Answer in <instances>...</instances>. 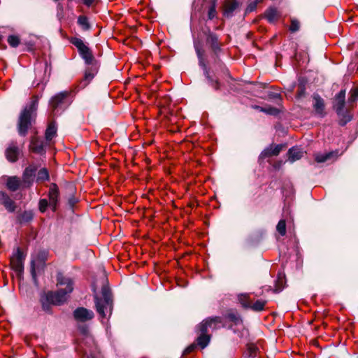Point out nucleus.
<instances>
[{
	"label": "nucleus",
	"instance_id": "35",
	"mask_svg": "<svg viewBox=\"0 0 358 358\" xmlns=\"http://www.w3.org/2000/svg\"><path fill=\"white\" fill-rule=\"evenodd\" d=\"M261 111L264 112L269 115H276L278 113V110L275 108L268 107V108H262V107H257Z\"/></svg>",
	"mask_w": 358,
	"mask_h": 358
},
{
	"label": "nucleus",
	"instance_id": "36",
	"mask_svg": "<svg viewBox=\"0 0 358 358\" xmlns=\"http://www.w3.org/2000/svg\"><path fill=\"white\" fill-rule=\"evenodd\" d=\"M299 27H300L299 22L297 20L292 19L291 20V24H290V27H289V30L292 32H295V31H297L299 29Z\"/></svg>",
	"mask_w": 358,
	"mask_h": 358
},
{
	"label": "nucleus",
	"instance_id": "47",
	"mask_svg": "<svg viewBox=\"0 0 358 358\" xmlns=\"http://www.w3.org/2000/svg\"><path fill=\"white\" fill-rule=\"evenodd\" d=\"M263 0H256L255 1L257 2V4L259 2H262Z\"/></svg>",
	"mask_w": 358,
	"mask_h": 358
},
{
	"label": "nucleus",
	"instance_id": "21",
	"mask_svg": "<svg viewBox=\"0 0 358 358\" xmlns=\"http://www.w3.org/2000/svg\"><path fill=\"white\" fill-rule=\"evenodd\" d=\"M207 43L210 44L212 50L217 52L220 50V43L218 41L217 36L213 33H209L206 39Z\"/></svg>",
	"mask_w": 358,
	"mask_h": 358
},
{
	"label": "nucleus",
	"instance_id": "22",
	"mask_svg": "<svg viewBox=\"0 0 358 358\" xmlns=\"http://www.w3.org/2000/svg\"><path fill=\"white\" fill-rule=\"evenodd\" d=\"M57 125L56 122L54 120H52L49 122L48 127L45 130V139L46 141H51L54 137L57 135Z\"/></svg>",
	"mask_w": 358,
	"mask_h": 358
},
{
	"label": "nucleus",
	"instance_id": "46",
	"mask_svg": "<svg viewBox=\"0 0 358 358\" xmlns=\"http://www.w3.org/2000/svg\"><path fill=\"white\" fill-rule=\"evenodd\" d=\"M350 117L347 118L346 120H345V121H344V122H343V124H345L347 122H348V121H350Z\"/></svg>",
	"mask_w": 358,
	"mask_h": 358
},
{
	"label": "nucleus",
	"instance_id": "42",
	"mask_svg": "<svg viewBox=\"0 0 358 358\" xmlns=\"http://www.w3.org/2000/svg\"><path fill=\"white\" fill-rule=\"evenodd\" d=\"M194 348H195V346L194 345H192L187 347L185 352V353H190L194 350Z\"/></svg>",
	"mask_w": 358,
	"mask_h": 358
},
{
	"label": "nucleus",
	"instance_id": "10",
	"mask_svg": "<svg viewBox=\"0 0 358 358\" xmlns=\"http://www.w3.org/2000/svg\"><path fill=\"white\" fill-rule=\"evenodd\" d=\"M73 315L76 321L82 323L90 321L94 317V314L92 310L83 307L77 308L73 311Z\"/></svg>",
	"mask_w": 358,
	"mask_h": 358
},
{
	"label": "nucleus",
	"instance_id": "38",
	"mask_svg": "<svg viewBox=\"0 0 358 358\" xmlns=\"http://www.w3.org/2000/svg\"><path fill=\"white\" fill-rule=\"evenodd\" d=\"M216 9L215 5H212L208 10V19L212 20L216 16Z\"/></svg>",
	"mask_w": 358,
	"mask_h": 358
},
{
	"label": "nucleus",
	"instance_id": "40",
	"mask_svg": "<svg viewBox=\"0 0 358 358\" xmlns=\"http://www.w3.org/2000/svg\"><path fill=\"white\" fill-rule=\"evenodd\" d=\"M358 99V90L353 91L349 98V101L354 102Z\"/></svg>",
	"mask_w": 358,
	"mask_h": 358
},
{
	"label": "nucleus",
	"instance_id": "26",
	"mask_svg": "<svg viewBox=\"0 0 358 358\" xmlns=\"http://www.w3.org/2000/svg\"><path fill=\"white\" fill-rule=\"evenodd\" d=\"M265 17L269 22H274L280 17V13L276 8H269L265 13Z\"/></svg>",
	"mask_w": 358,
	"mask_h": 358
},
{
	"label": "nucleus",
	"instance_id": "29",
	"mask_svg": "<svg viewBox=\"0 0 358 358\" xmlns=\"http://www.w3.org/2000/svg\"><path fill=\"white\" fill-rule=\"evenodd\" d=\"M49 173L47 169L43 168L38 171L36 177L37 182H41L43 181L49 180Z\"/></svg>",
	"mask_w": 358,
	"mask_h": 358
},
{
	"label": "nucleus",
	"instance_id": "5",
	"mask_svg": "<svg viewBox=\"0 0 358 358\" xmlns=\"http://www.w3.org/2000/svg\"><path fill=\"white\" fill-rule=\"evenodd\" d=\"M225 327V322L221 317H210L203 320L198 326L199 332L208 333V329L216 330Z\"/></svg>",
	"mask_w": 358,
	"mask_h": 358
},
{
	"label": "nucleus",
	"instance_id": "23",
	"mask_svg": "<svg viewBox=\"0 0 358 358\" xmlns=\"http://www.w3.org/2000/svg\"><path fill=\"white\" fill-rule=\"evenodd\" d=\"M22 182L17 176L8 177L6 181V187L10 191L15 192L20 187Z\"/></svg>",
	"mask_w": 358,
	"mask_h": 358
},
{
	"label": "nucleus",
	"instance_id": "11",
	"mask_svg": "<svg viewBox=\"0 0 358 358\" xmlns=\"http://www.w3.org/2000/svg\"><path fill=\"white\" fill-rule=\"evenodd\" d=\"M37 167L34 165L27 166L22 174V184L24 187H29L32 185Z\"/></svg>",
	"mask_w": 358,
	"mask_h": 358
},
{
	"label": "nucleus",
	"instance_id": "15",
	"mask_svg": "<svg viewBox=\"0 0 358 358\" xmlns=\"http://www.w3.org/2000/svg\"><path fill=\"white\" fill-rule=\"evenodd\" d=\"M48 198L50 206L52 208V211H55L59 199V189L56 184L52 183L49 189Z\"/></svg>",
	"mask_w": 358,
	"mask_h": 358
},
{
	"label": "nucleus",
	"instance_id": "45",
	"mask_svg": "<svg viewBox=\"0 0 358 358\" xmlns=\"http://www.w3.org/2000/svg\"><path fill=\"white\" fill-rule=\"evenodd\" d=\"M214 87L216 90L219 88V84L217 81L215 83Z\"/></svg>",
	"mask_w": 358,
	"mask_h": 358
},
{
	"label": "nucleus",
	"instance_id": "34",
	"mask_svg": "<svg viewBox=\"0 0 358 358\" xmlns=\"http://www.w3.org/2000/svg\"><path fill=\"white\" fill-rule=\"evenodd\" d=\"M48 206H50V202H48L47 199H40L39 203H38V208H39V210L41 213L45 212Z\"/></svg>",
	"mask_w": 358,
	"mask_h": 358
},
{
	"label": "nucleus",
	"instance_id": "30",
	"mask_svg": "<svg viewBox=\"0 0 358 358\" xmlns=\"http://www.w3.org/2000/svg\"><path fill=\"white\" fill-rule=\"evenodd\" d=\"M223 320H227L229 321L233 322L235 324H238L242 322L238 314L234 312L227 313Z\"/></svg>",
	"mask_w": 358,
	"mask_h": 358
},
{
	"label": "nucleus",
	"instance_id": "3",
	"mask_svg": "<svg viewBox=\"0 0 358 358\" xmlns=\"http://www.w3.org/2000/svg\"><path fill=\"white\" fill-rule=\"evenodd\" d=\"M70 92L64 91L52 97L49 104L52 117L60 114L70 105Z\"/></svg>",
	"mask_w": 358,
	"mask_h": 358
},
{
	"label": "nucleus",
	"instance_id": "39",
	"mask_svg": "<svg viewBox=\"0 0 358 358\" xmlns=\"http://www.w3.org/2000/svg\"><path fill=\"white\" fill-rule=\"evenodd\" d=\"M257 2L256 1H253V2H251L247 7L246 8V12L248 13H250V12H252L254 11L256 8H257Z\"/></svg>",
	"mask_w": 358,
	"mask_h": 358
},
{
	"label": "nucleus",
	"instance_id": "32",
	"mask_svg": "<svg viewBox=\"0 0 358 358\" xmlns=\"http://www.w3.org/2000/svg\"><path fill=\"white\" fill-rule=\"evenodd\" d=\"M7 41L11 47L16 48L19 45L20 39L18 36L10 35L8 37Z\"/></svg>",
	"mask_w": 358,
	"mask_h": 358
},
{
	"label": "nucleus",
	"instance_id": "7",
	"mask_svg": "<svg viewBox=\"0 0 358 358\" xmlns=\"http://www.w3.org/2000/svg\"><path fill=\"white\" fill-rule=\"evenodd\" d=\"M71 43L76 47L80 57L85 60L87 64H92L94 61V56L92 51L83 41L79 38H72Z\"/></svg>",
	"mask_w": 358,
	"mask_h": 358
},
{
	"label": "nucleus",
	"instance_id": "4",
	"mask_svg": "<svg viewBox=\"0 0 358 358\" xmlns=\"http://www.w3.org/2000/svg\"><path fill=\"white\" fill-rule=\"evenodd\" d=\"M102 296L103 298L95 296L94 299L96 311L104 318L108 313L111 315L113 303L108 290L105 287L102 289Z\"/></svg>",
	"mask_w": 358,
	"mask_h": 358
},
{
	"label": "nucleus",
	"instance_id": "2",
	"mask_svg": "<svg viewBox=\"0 0 358 358\" xmlns=\"http://www.w3.org/2000/svg\"><path fill=\"white\" fill-rule=\"evenodd\" d=\"M38 98L34 97L29 105H27L20 113L18 122L17 131L20 136H25L31 125L34 116L38 106Z\"/></svg>",
	"mask_w": 358,
	"mask_h": 358
},
{
	"label": "nucleus",
	"instance_id": "31",
	"mask_svg": "<svg viewBox=\"0 0 358 358\" xmlns=\"http://www.w3.org/2000/svg\"><path fill=\"white\" fill-rule=\"evenodd\" d=\"M78 24L82 27V29L85 31L90 29V25L88 22V19L86 16L80 15L78 19Z\"/></svg>",
	"mask_w": 358,
	"mask_h": 358
},
{
	"label": "nucleus",
	"instance_id": "33",
	"mask_svg": "<svg viewBox=\"0 0 358 358\" xmlns=\"http://www.w3.org/2000/svg\"><path fill=\"white\" fill-rule=\"evenodd\" d=\"M276 229L281 236L286 234V223L285 220H280L276 227Z\"/></svg>",
	"mask_w": 358,
	"mask_h": 358
},
{
	"label": "nucleus",
	"instance_id": "12",
	"mask_svg": "<svg viewBox=\"0 0 358 358\" xmlns=\"http://www.w3.org/2000/svg\"><path fill=\"white\" fill-rule=\"evenodd\" d=\"M23 253L21 250L17 248L16 252L10 258V266L11 268L19 274L23 271Z\"/></svg>",
	"mask_w": 358,
	"mask_h": 358
},
{
	"label": "nucleus",
	"instance_id": "43",
	"mask_svg": "<svg viewBox=\"0 0 358 358\" xmlns=\"http://www.w3.org/2000/svg\"><path fill=\"white\" fill-rule=\"evenodd\" d=\"M249 350L251 351V354H252L256 350V348L255 346H250Z\"/></svg>",
	"mask_w": 358,
	"mask_h": 358
},
{
	"label": "nucleus",
	"instance_id": "44",
	"mask_svg": "<svg viewBox=\"0 0 358 358\" xmlns=\"http://www.w3.org/2000/svg\"><path fill=\"white\" fill-rule=\"evenodd\" d=\"M81 331H82V332H83V334H87V327H83V328H82Z\"/></svg>",
	"mask_w": 358,
	"mask_h": 358
},
{
	"label": "nucleus",
	"instance_id": "14",
	"mask_svg": "<svg viewBox=\"0 0 358 358\" xmlns=\"http://www.w3.org/2000/svg\"><path fill=\"white\" fill-rule=\"evenodd\" d=\"M285 148V145L282 144L275 145L271 144L268 147L266 148L260 154L259 157L261 159H265L273 156H278L280 151Z\"/></svg>",
	"mask_w": 358,
	"mask_h": 358
},
{
	"label": "nucleus",
	"instance_id": "8",
	"mask_svg": "<svg viewBox=\"0 0 358 358\" xmlns=\"http://www.w3.org/2000/svg\"><path fill=\"white\" fill-rule=\"evenodd\" d=\"M48 252L41 250L32 255L31 262V273L33 278H36V271L40 267H43L48 260Z\"/></svg>",
	"mask_w": 358,
	"mask_h": 358
},
{
	"label": "nucleus",
	"instance_id": "41",
	"mask_svg": "<svg viewBox=\"0 0 358 358\" xmlns=\"http://www.w3.org/2000/svg\"><path fill=\"white\" fill-rule=\"evenodd\" d=\"M83 3L87 7L94 6L98 1V0H81Z\"/></svg>",
	"mask_w": 358,
	"mask_h": 358
},
{
	"label": "nucleus",
	"instance_id": "16",
	"mask_svg": "<svg viewBox=\"0 0 358 358\" xmlns=\"http://www.w3.org/2000/svg\"><path fill=\"white\" fill-rule=\"evenodd\" d=\"M0 204L10 213L15 210L17 206L15 201L4 192H0Z\"/></svg>",
	"mask_w": 358,
	"mask_h": 358
},
{
	"label": "nucleus",
	"instance_id": "20",
	"mask_svg": "<svg viewBox=\"0 0 358 358\" xmlns=\"http://www.w3.org/2000/svg\"><path fill=\"white\" fill-rule=\"evenodd\" d=\"M313 108L316 113L320 116L324 115V100L317 94L313 96Z\"/></svg>",
	"mask_w": 358,
	"mask_h": 358
},
{
	"label": "nucleus",
	"instance_id": "18",
	"mask_svg": "<svg viewBox=\"0 0 358 358\" xmlns=\"http://www.w3.org/2000/svg\"><path fill=\"white\" fill-rule=\"evenodd\" d=\"M29 149L31 152L41 155L45 152L43 142L36 137L31 138Z\"/></svg>",
	"mask_w": 358,
	"mask_h": 358
},
{
	"label": "nucleus",
	"instance_id": "25",
	"mask_svg": "<svg viewBox=\"0 0 358 358\" xmlns=\"http://www.w3.org/2000/svg\"><path fill=\"white\" fill-rule=\"evenodd\" d=\"M237 6L238 3L235 0L227 1L224 6V15L226 17L231 16Z\"/></svg>",
	"mask_w": 358,
	"mask_h": 358
},
{
	"label": "nucleus",
	"instance_id": "17",
	"mask_svg": "<svg viewBox=\"0 0 358 358\" xmlns=\"http://www.w3.org/2000/svg\"><path fill=\"white\" fill-rule=\"evenodd\" d=\"M338 155V151L336 150L327 153H315L314 157L317 163H323L329 159H336Z\"/></svg>",
	"mask_w": 358,
	"mask_h": 358
},
{
	"label": "nucleus",
	"instance_id": "37",
	"mask_svg": "<svg viewBox=\"0 0 358 358\" xmlns=\"http://www.w3.org/2000/svg\"><path fill=\"white\" fill-rule=\"evenodd\" d=\"M195 48H196V52L197 56L199 59V64L201 65L205 66V64L203 63V51L201 48H199L198 46H195Z\"/></svg>",
	"mask_w": 358,
	"mask_h": 358
},
{
	"label": "nucleus",
	"instance_id": "6",
	"mask_svg": "<svg viewBox=\"0 0 358 358\" xmlns=\"http://www.w3.org/2000/svg\"><path fill=\"white\" fill-rule=\"evenodd\" d=\"M238 300L244 308H250L257 312L262 311L267 303L266 301L262 299L257 300L253 303L250 294H240L238 296Z\"/></svg>",
	"mask_w": 358,
	"mask_h": 358
},
{
	"label": "nucleus",
	"instance_id": "19",
	"mask_svg": "<svg viewBox=\"0 0 358 358\" xmlns=\"http://www.w3.org/2000/svg\"><path fill=\"white\" fill-rule=\"evenodd\" d=\"M96 73V69L93 67H88L85 69L84 73V78L80 81V87H85L93 79L94 75Z\"/></svg>",
	"mask_w": 358,
	"mask_h": 358
},
{
	"label": "nucleus",
	"instance_id": "24",
	"mask_svg": "<svg viewBox=\"0 0 358 358\" xmlns=\"http://www.w3.org/2000/svg\"><path fill=\"white\" fill-rule=\"evenodd\" d=\"M303 151L299 148H292L288 151L289 160L294 162L303 157Z\"/></svg>",
	"mask_w": 358,
	"mask_h": 358
},
{
	"label": "nucleus",
	"instance_id": "13",
	"mask_svg": "<svg viewBox=\"0 0 358 358\" xmlns=\"http://www.w3.org/2000/svg\"><path fill=\"white\" fill-rule=\"evenodd\" d=\"M345 99V91L341 90L338 94L336 96L335 102L334 103V108L336 110L338 116H342L345 118L344 115V106Z\"/></svg>",
	"mask_w": 358,
	"mask_h": 358
},
{
	"label": "nucleus",
	"instance_id": "28",
	"mask_svg": "<svg viewBox=\"0 0 358 358\" xmlns=\"http://www.w3.org/2000/svg\"><path fill=\"white\" fill-rule=\"evenodd\" d=\"M201 334L198 337L196 341L198 345H199L201 348H205L209 343L210 340V336L207 334V333L200 332Z\"/></svg>",
	"mask_w": 358,
	"mask_h": 358
},
{
	"label": "nucleus",
	"instance_id": "1",
	"mask_svg": "<svg viewBox=\"0 0 358 358\" xmlns=\"http://www.w3.org/2000/svg\"><path fill=\"white\" fill-rule=\"evenodd\" d=\"M57 286L59 287L57 291L48 292L41 298L42 307L45 311L50 310V305L60 306L68 300L73 290V281L71 278L59 273L57 275Z\"/></svg>",
	"mask_w": 358,
	"mask_h": 358
},
{
	"label": "nucleus",
	"instance_id": "9",
	"mask_svg": "<svg viewBox=\"0 0 358 358\" xmlns=\"http://www.w3.org/2000/svg\"><path fill=\"white\" fill-rule=\"evenodd\" d=\"M20 153L21 149L15 141L9 143L5 150L6 158L11 163L16 162L18 160Z\"/></svg>",
	"mask_w": 358,
	"mask_h": 358
},
{
	"label": "nucleus",
	"instance_id": "27",
	"mask_svg": "<svg viewBox=\"0 0 358 358\" xmlns=\"http://www.w3.org/2000/svg\"><path fill=\"white\" fill-rule=\"evenodd\" d=\"M34 213L31 210H25L17 216V220L20 223H26L32 220Z\"/></svg>",
	"mask_w": 358,
	"mask_h": 358
}]
</instances>
